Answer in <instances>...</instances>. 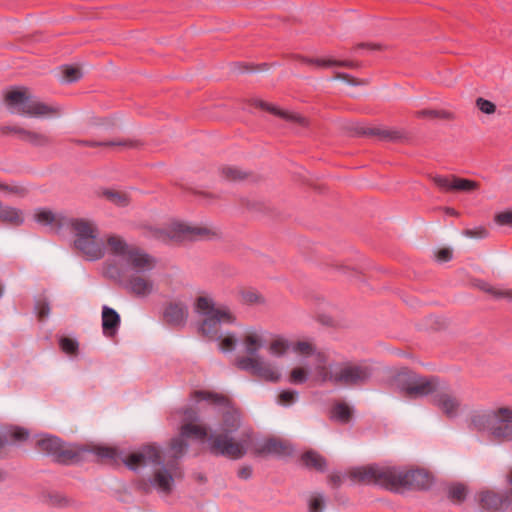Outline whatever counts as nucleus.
I'll return each instance as SVG.
<instances>
[{
    "label": "nucleus",
    "instance_id": "nucleus-1",
    "mask_svg": "<svg viewBox=\"0 0 512 512\" xmlns=\"http://www.w3.org/2000/svg\"><path fill=\"white\" fill-rule=\"evenodd\" d=\"M193 396L196 401H207L218 407L223 414L221 433L211 434L207 438L210 453L231 459L242 458L248 450L250 435L247 434L238 440L231 436L240 427V414L231 407L230 400L223 395L207 391H195Z\"/></svg>",
    "mask_w": 512,
    "mask_h": 512
},
{
    "label": "nucleus",
    "instance_id": "nucleus-2",
    "mask_svg": "<svg viewBox=\"0 0 512 512\" xmlns=\"http://www.w3.org/2000/svg\"><path fill=\"white\" fill-rule=\"evenodd\" d=\"M350 477L354 481L375 484L395 492L402 489H427L431 484L429 474L423 470L405 471L391 466L358 467L350 472Z\"/></svg>",
    "mask_w": 512,
    "mask_h": 512
},
{
    "label": "nucleus",
    "instance_id": "nucleus-3",
    "mask_svg": "<svg viewBox=\"0 0 512 512\" xmlns=\"http://www.w3.org/2000/svg\"><path fill=\"white\" fill-rule=\"evenodd\" d=\"M195 312L204 317L199 331L212 340L219 341V349L222 352H231L237 345V338L233 333L224 336L220 333V325L233 324L236 321L235 315L226 305H216L209 296H199L194 304Z\"/></svg>",
    "mask_w": 512,
    "mask_h": 512
},
{
    "label": "nucleus",
    "instance_id": "nucleus-4",
    "mask_svg": "<svg viewBox=\"0 0 512 512\" xmlns=\"http://www.w3.org/2000/svg\"><path fill=\"white\" fill-rule=\"evenodd\" d=\"M241 343L246 355L237 357L235 366L260 379L277 382L280 379L278 370L259 356V351L267 345V331L260 327H248L241 336Z\"/></svg>",
    "mask_w": 512,
    "mask_h": 512
},
{
    "label": "nucleus",
    "instance_id": "nucleus-5",
    "mask_svg": "<svg viewBox=\"0 0 512 512\" xmlns=\"http://www.w3.org/2000/svg\"><path fill=\"white\" fill-rule=\"evenodd\" d=\"M315 376L321 382H330L342 386H362L373 374V369L366 361L328 362L325 353L315 355Z\"/></svg>",
    "mask_w": 512,
    "mask_h": 512
},
{
    "label": "nucleus",
    "instance_id": "nucleus-6",
    "mask_svg": "<svg viewBox=\"0 0 512 512\" xmlns=\"http://www.w3.org/2000/svg\"><path fill=\"white\" fill-rule=\"evenodd\" d=\"M124 463L134 471L145 466L157 467L150 483L159 493L166 495L172 491L174 478L181 475L176 461H169L164 464L161 452L155 445L143 446L139 451L130 454L124 460Z\"/></svg>",
    "mask_w": 512,
    "mask_h": 512
},
{
    "label": "nucleus",
    "instance_id": "nucleus-7",
    "mask_svg": "<svg viewBox=\"0 0 512 512\" xmlns=\"http://www.w3.org/2000/svg\"><path fill=\"white\" fill-rule=\"evenodd\" d=\"M36 446L39 451L51 456L56 462L63 464H73L81 461L85 453H92L100 460L110 463H116L117 450L108 446H76L63 443L58 437L52 435H43L37 440Z\"/></svg>",
    "mask_w": 512,
    "mask_h": 512
},
{
    "label": "nucleus",
    "instance_id": "nucleus-8",
    "mask_svg": "<svg viewBox=\"0 0 512 512\" xmlns=\"http://www.w3.org/2000/svg\"><path fill=\"white\" fill-rule=\"evenodd\" d=\"M69 230L74 236L75 247L90 261L99 260L104 256L103 242L98 238V229L93 221L84 218L67 216L65 231Z\"/></svg>",
    "mask_w": 512,
    "mask_h": 512
},
{
    "label": "nucleus",
    "instance_id": "nucleus-9",
    "mask_svg": "<svg viewBox=\"0 0 512 512\" xmlns=\"http://www.w3.org/2000/svg\"><path fill=\"white\" fill-rule=\"evenodd\" d=\"M107 246L111 253L121 258L126 267L134 273L145 274L156 266V259L153 256L136 245L128 244L120 236L108 237Z\"/></svg>",
    "mask_w": 512,
    "mask_h": 512
},
{
    "label": "nucleus",
    "instance_id": "nucleus-10",
    "mask_svg": "<svg viewBox=\"0 0 512 512\" xmlns=\"http://www.w3.org/2000/svg\"><path fill=\"white\" fill-rule=\"evenodd\" d=\"M471 427L477 431H488L499 440L512 439V410L499 408L475 412L471 417Z\"/></svg>",
    "mask_w": 512,
    "mask_h": 512
},
{
    "label": "nucleus",
    "instance_id": "nucleus-11",
    "mask_svg": "<svg viewBox=\"0 0 512 512\" xmlns=\"http://www.w3.org/2000/svg\"><path fill=\"white\" fill-rule=\"evenodd\" d=\"M5 102L12 113L33 118L60 114L58 106L48 105L33 96L28 89L20 88L8 92Z\"/></svg>",
    "mask_w": 512,
    "mask_h": 512
},
{
    "label": "nucleus",
    "instance_id": "nucleus-12",
    "mask_svg": "<svg viewBox=\"0 0 512 512\" xmlns=\"http://www.w3.org/2000/svg\"><path fill=\"white\" fill-rule=\"evenodd\" d=\"M173 416L182 421L180 437L173 439L170 446L173 457L178 458L187 450L188 444L185 439L204 441L208 436V430L198 423L200 420L198 412L191 407L176 411Z\"/></svg>",
    "mask_w": 512,
    "mask_h": 512
},
{
    "label": "nucleus",
    "instance_id": "nucleus-13",
    "mask_svg": "<svg viewBox=\"0 0 512 512\" xmlns=\"http://www.w3.org/2000/svg\"><path fill=\"white\" fill-rule=\"evenodd\" d=\"M397 382L407 397L417 398L432 394L439 388L436 377H422L413 372L399 373Z\"/></svg>",
    "mask_w": 512,
    "mask_h": 512
},
{
    "label": "nucleus",
    "instance_id": "nucleus-14",
    "mask_svg": "<svg viewBox=\"0 0 512 512\" xmlns=\"http://www.w3.org/2000/svg\"><path fill=\"white\" fill-rule=\"evenodd\" d=\"M213 234L210 229L206 227L191 226L183 223H175L171 226L168 232L160 231L157 238L167 241H184V240H199L210 238Z\"/></svg>",
    "mask_w": 512,
    "mask_h": 512
},
{
    "label": "nucleus",
    "instance_id": "nucleus-15",
    "mask_svg": "<svg viewBox=\"0 0 512 512\" xmlns=\"http://www.w3.org/2000/svg\"><path fill=\"white\" fill-rule=\"evenodd\" d=\"M508 482L512 485V472L508 478ZM478 502L480 507L486 512H504L512 507V488L506 495L499 494L492 490H482L478 493Z\"/></svg>",
    "mask_w": 512,
    "mask_h": 512
},
{
    "label": "nucleus",
    "instance_id": "nucleus-16",
    "mask_svg": "<svg viewBox=\"0 0 512 512\" xmlns=\"http://www.w3.org/2000/svg\"><path fill=\"white\" fill-rule=\"evenodd\" d=\"M34 221L42 226L48 228L49 231L61 234L65 231V223H67V216L62 212H54L46 207H39L34 210Z\"/></svg>",
    "mask_w": 512,
    "mask_h": 512
},
{
    "label": "nucleus",
    "instance_id": "nucleus-17",
    "mask_svg": "<svg viewBox=\"0 0 512 512\" xmlns=\"http://www.w3.org/2000/svg\"><path fill=\"white\" fill-rule=\"evenodd\" d=\"M4 133H14L22 141H25L36 147H45L51 144V139L44 133L27 130L19 126H5Z\"/></svg>",
    "mask_w": 512,
    "mask_h": 512
},
{
    "label": "nucleus",
    "instance_id": "nucleus-18",
    "mask_svg": "<svg viewBox=\"0 0 512 512\" xmlns=\"http://www.w3.org/2000/svg\"><path fill=\"white\" fill-rule=\"evenodd\" d=\"M259 455H272L276 457H287L292 455L293 447L290 443L278 439L269 438L264 440L256 449Z\"/></svg>",
    "mask_w": 512,
    "mask_h": 512
},
{
    "label": "nucleus",
    "instance_id": "nucleus-19",
    "mask_svg": "<svg viewBox=\"0 0 512 512\" xmlns=\"http://www.w3.org/2000/svg\"><path fill=\"white\" fill-rule=\"evenodd\" d=\"M125 287L137 297H146L154 291V282L145 274L133 273L126 280Z\"/></svg>",
    "mask_w": 512,
    "mask_h": 512
},
{
    "label": "nucleus",
    "instance_id": "nucleus-20",
    "mask_svg": "<svg viewBox=\"0 0 512 512\" xmlns=\"http://www.w3.org/2000/svg\"><path fill=\"white\" fill-rule=\"evenodd\" d=\"M352 131L355 135L373 136L381 140L395 141L401 138L400 131L380 127H369L362 124H355L352 127Z\"/></svg>",
    "mask_w": 512,
    "mask_h": 512
},
{
    "label": "nucleus",
    "instance_id": "nucleus-21",
    "mask_svg": "<svg viewBox=\"0 0 512 512\" xmlns=\"http://www.w3.org/2000/svg\"><path fill=\"white\" fill-rule=\"evenodd\" d=\"M163 317L172 326H183L188 318V308L184 303L171 302L165 307Z\"/></svg>",
    "mask_w": 512,
    "mask_h": 512
},
{
    "label": "nucleus",
    "instance_id": "nucleus-22",
    "mask_svg": "<svg viewBox=\"0 0 512 512\" xmlns=\"http://www.w3.org/2000/svg\"><path fill=\"white\" fill-rule=\"evenodd\" d=\"M102 331L106 337H114L120 327V315L116 310L106 305L102 307Z\"/></svg>",
    "mask_w": 512,
    "mask_h": 512
},
{
    "label": "nucleus",
    "instance_id": "nucleus-23",
    "mask_svg": "<svg viewBox=\"0 0 512 512\" xmlns=\"http://www.w3.org/2000/svg\"><path fill=\"white\" fill-rule=\"evenodd\" d=\"M435 405L441 409L448 417H455L459 409V401L449 393H438L434 397Z\"/></svg>",
    "mask_w": 512,
    "mask_h": 512
},
{
    "label": "nucleus",
    "instance_id": "nucleus-24",
    "mask_svg": "<svg viewBox=\"0 0 512 512\" xmlns=\"http://www.w3.org/2000/svg\"><path fill=\"white\" fill-rule=\"evenodd\" d=\"M261 107L267 111H270L274 115H277L285 120L292 121V122H298L301 125H306V120L298 113L287 111V110H281L271 104L261 102Z\"/></svg>",
    "mask_w": 512,
    "mask_h": 512
},
{
    "label": "nucleus",
    "instance_id": "nucleus-25",
    "mask_svg": "<svg viewBox=\"0 0 512 512\" xmlns=\"http://www.w3.org/2000/svg\"><path fill=\"white\" fill-rule=\"evenodd\" d=\"M302 462L308 468L323 472L326 469V460L315 451H308L302 455Z\"/></svg>",
    "mask_w": 512,
    "mask_h": 512
},
{
    "label": "nucleus",
    "instance_id": "nucleus-26",
    "mask_svg": "<svg viewBox=\"0 0 512 512\" xmlns=\"http://www.w3.org/2000/svg\"><path fill=\"white\" fill-rule=\"evenodd\" d=\"M352 411L346 403H337L331 409L330 418L341 424H347L351 419Z\"/></svg>",
    "mask_w": 512,
    "mask_h": 512
},
{
    "label": "nucleus",
    "instance_id": "nucleus-27",
    "mask_svg": "<svg viewBox=\"0 0 512 512\" xmlns=\"http://www.w3.org/2000/svg\"><path fill=\"white\" fill-rule=\"evenodd\" d=\"M291 349V342L281 336H276L268 346L269 353L275 357L283 356Z\"/></svg>",
    "mask_w": 512,
    "mask_h": 512
},
{
    "label": "nucleus",
    "instance_id": "nucleus-28",
    "mask_svg": "<svg viewBox=\"0 0 512 512\" xmlns=\"http://www.w3.org/2000/svg\"><path fill=\"white\" fill-rule=\"evenodd\" d=\"M293 352L304 355V356H311L313 357V369L315 370L316 366V354H319L320 352L315 351L313 345L307 341H297V342H291V349Z\"/></svg>",
    "mask_w": 512,
    "mask_h": 512
},
{
    "label": "nucleus",
    "instance_id": "nucleus-29",
    "mask_svg": "<svg viewBox=\"0 0 512 512\" xmlns=\"http://www.w3.org/2000/svg\"><path fill=\"white\" fill-rule=\"evenodd\" d=\"M303 62L319 69L333 66H348V62L337 61L331 58H304Z\"/></svg>",
    "mask_w": 512,
    "mask_h": 512
},
{
    "label": "nucleus",
    "instance_id": "nucleus-30",
    "mask_svg": "<svg viewBox=\"0 0 512 512\" xmlns=\"http://www.w3.org/2000/svg\"><path fill=\"white\" fill-rule=\"evenodd\" d=\"M103 196L112 204L118 207H125L129 205L130 198L125 192L114 191V190H105L103 191Z\"/></svg>",
    "mask_w": 512,
    "mask_h": 512
},
{
    "label": "nucleus",
    "instance_id": "nucleus-31",
    "mask_svg": "<svg viewBox=\"0 0 512 512\" xmlns=\"http://www.w3.org/2000/svg\"><path fill=\"white\" fill-rule=\"evenodd\" d=\"M60 71L62 74V81L66 83L76 82L82 77V72L78 67L64 65L60 68Z\"/></svg>",
    "mask_w": 512,
    "mask_h": 512
},
{
    "label": "nucleus",
    "instance_id": "nucleus-32",
    "mask_svg": "<svg viewBox=\"0 0 512 512\" xmlns=\"http://www.w3.org/2000/svg\"><path fill=\"white\" fill-rule=\"evenodd\" d=\"M478 188V183L469 179L454 176L453 191H472Z\"/></svg>",
    "mask_w": 512,
    "mask_h": 512
},
{
    "label": "nucleus",
    "instance_id": "nucleus-33",
    "mask_svg": "<svg viewBox=\"0 0 512 512\" xmlns=\"http://www.w3.org/2000/svg\"><path fill=\"white\" fill-rule=\"evenodd\" d=\"M432 181L441 191H453L454 176L436 175Z\"/></svg>",
    "mask_w": 512,
    "mask_h": 512
},
{
    "label": "nucleus",
    "instance_id": "nucleus-34",
    "mask_svg": "<svg viewBox=\"0 0 512 512\" xmlns=\"http://www.w3.org/2000/svg\"><path fill=\"white\" fill-rule=\"evenodd\" d=\"M419 118H442V119H450L452 118V114L445 110H431L424 109L420 110L416 113Z\"/></svg>",
    "mask_w": 512,
    "mask_h": 512
},
{
    "label": "nucleus",
    "instance_id": "nucleus-35",
    "mask_svg": "<svg viewBox=\"0 0 512 512\" xmlns=\"http://www.w3.org/2000/svg\"><path fill=\"white\" fill-rule=\"evenodd\" d=\"M309 371L303 367H296L292 369L289 381L292 384H303L308 380Z\"/></svg>",
    "mask_w": 512,
    "mask_h": 512
},
{
    "label": "nucleus",
    "instance_id": "nucleus-36",
    "mask_svg": "<svg viewBox=\"0 0 512 512\" xmlns=\"http://www.w3.org/2000/svg\"><path fill=\"white\" fill-rule=\"evenodd\" d=\"M221 173L225 179L231 181L242 180L247 176L245 172L231 166L223 167Z\"/></svg>",
    "mask_w": 512,
    "mask_h": 512
},
{
    "label": "nucleus",
    "instance_id": "nucleus-37",
    "mask_svg": "<svg viewBox=\"0 0 512 512\" xmlns=\"http://www.w3.org/2000/svg\"><path fill=\"white\" fill-rule=\"evenodd\" d=\"M325 506V499L323 494H312L308 501L309 512H322Z\"/></svg>",
    "mask_w": 512,
    "mask_h": 512
},
{
    "label": "nucleus",
    "instance_id": "nucleus-38",
    "mask_svg": "<svg viewBox=\"0 0 512 512\" xmlns=\"http://www.w3.org/2000/svg\"><path fill=\"white\" fill-rule=\"evenodd\" d=\"M61 350L66 354H74L78 351V342L68 337H62L59 340Z\"/></svg>",
    "mask_w": 512,
    "mask_h": 512
},
{
    "label": "nucleus",
    "instance_id": "nucleus-39",
    "mask_svg": "<svg viewBox=\"0 0 512 512\" xmlns=\"http://www.w3.org/2000/svg\"><path fill=\"white\" fill-rule=\"evenodd\" d=\"M448 496L452 501L461 502L465 499L466 488L462 484H456L449 488Z\"/></svg>",
    "mask_w": 512,
    "mask_h": 512
},
{
    "label": "nucleus",
    "instance_id": "nucleus-40",
    "mask_svg": "<svg viewBox=\"0 0 512 512\" xmlns=\"http://www.w3.org/2000/svg\"><path fill=\"white\" fill-rule=\"evenodd\" d=\"M476 106L481 112L485 114H492L496 110V106L494 103L481 97L477 98Z\"/></svg>",
    "mask_w": 512,
    "mask_h": 512
},
{
    "label": "nucleus",
    "instance_id": "nucleus-41",
    "mask_svg": "<svg viewBox=\"0 0 512 512\" xmlns=\"http://www.w3.org/2000/svg\"><path fill=\"white\" fill-rule=\"evenodd\" d=\"M494 298L501 299L507 298L512 300V290L511 289H497V288H489L487 290Z\"/></svg>",
    "mask_w": 512,
    "mask_h": 512
},
{
    "label": "nucleus",
    "instance_id": "nucleus-42",
    "mask_svg": "<svg viewBox=\"0 0 512 512\" xmlns=\"http://www.w3.org/2000/svg\"><path fill=\"white\" fill-rule=\"evenodd\" d=\"M297 393L291 390L282 391L279 395V403L283 405H290L294 403Z\"/></svg>",
    "mask_w": 512,
    "mask_h": 512
},
{
    "label": "nucleus",
    "instance_id": "nucleus-43",
    "mask_svg": "<svg viewBox=\"0 0 512 512\" xmlns=\"http://www.w3.org/2000/svg\"><path fill=\"white\" fill-rule=\"evenodd\" d=\"M464 235L471 238H486L488 236L487 229L483 227H477L474 229H467L464 231Z\"/></svg>",
    "mask_w": 512,
    "mask_h": 512
},
{
    "label": "nucleus",
    "instance_id": "nucleus-44",
    "mask_svg": "<svg viewBox=\"0 0 512 512\" xmlns=\"http://www.w3.org/2000/svg\"><path fill=\"white\" fill-rule=\"evenodd\" d=\"M495 222L501 226H512V211L497 214L495 216Z\"/></svg>",
    "mask_w": 512,
    "mask_h": 512
},
{
    "label": "nucleus",
    "instance_id": "nucleus-45",
    "mask_svg": "<svg viewBox=\"0 0 512 512\" xmlns=\"http://www.w3.org/2000/svg\"><path fill=\"white\" fill-rule=\"evenodd\" d=\"M29 437V432L23 428H15L13 429V431L11 432V438L15 441V442H21V441H24L26 440L27 438Z\"/></svg>",
    "mask_w": 512,
    "mask_h": 512
},
{
    "label": "nucleus",
    "instance_id": "nucleus-46",
    "mask_svg": "<svg viewBox=\"0 0 512 512\" xmlns=\"http://www.w3.org/2000/svg\"><path fill=\"white\" fill-rule=\"evenodd\" d=\"M241 298L242 301L247 304L257 303L260 299L255 291H244L241 293Z\"/></svg>",
    "mask_w": 512,
    "mask_h": 512
},
{
    "label": "nucleus",
    "instance_id": "nucleus-47",
    "mask_svg": "<svg viewBox=\"0 0 512 512\" xmlns=\"http://www.w3.org/2000/svg\"><path fill=\"white\" fill-rule=\"evenodd\" d=\"M35 309L37 310V314L40 319L47 317L50 313V306L46 302H38Z\"/></svg>",
    "mask_w": 512,
    "mask_h": 512
},
{
    "label": "nucleus",
    "instance_id": "nucleus-48",
    "mask_svg": "<svg viewBox=\"0 0 512 512\" xmlns=\"http://www.w3.org/2000/svg\"><path fill=\"white\" fill-rule=\"evenodd\" d=\"M451 259H452V252L447 248L440 249L436 253V260L438 262H448Z\"/></svg>",
    "mask_w": 512,
    "mask_h": 512
},
{
    "label": "nucleus",
    "instance_id": "nucleus-49",
    "mask_svg": "<svg viewBox=\"0 0 512 512\" xmlns=\"http://www.w3.org/2000/svg\"><path fill=\"white\" fill-rule=\"evenodd\" d=\"M49 501L53 506H66L68 504V500L59 494L50 496Z\"/></svg>",
    "mask_w": 512,
    "mask_h": 512
},
{
    "label": "nucleus",
    "instance_id": "nucleus-50",
    "mask_svg": "<svg viewBox=\"0 0 512 512\" xmlns=\"http://www.w3.org/2000/svg\"><path fill=\"white\" fill-rule=\"evenodd\" d=\"M237 475L241 479H249L252 476V468L249 466L242 467L238 470Z\"/></svg>",
    "mask_w": 512,
    "mask_h": 512
},
{
    "label": "nucleus",
    "instance_id": "nucleus-51",
    "mask_svg": "<svg viewBox=\"0 0 512 512\" xmlns=\"http://www.w3.org/2000/svg\"><path fill=\"white\" fill-rule=\"evenodd\" d=\"M329 481L335 485L338 486L341 483V475L340 474H331L329 476Z\"/></svg>",
    "mask_w": 512,
    "mask_h": 512
},
{
    "label": "nucleus",
    "instance_id": "nucleus-52",
    "mask_svg": "<svg viewBox=\"0 0 512 512\" xmlns=\"http://www.w3.org/2000/svg\"><path fill=\"white\" fill-rule=\"evenodd\" d=\"M77 143H78V144H81V145H86V146H98V145H102V143H96V142H91V141H78Z\"/></svg>",
    "mask_w": 512,
    "mask_h": 512
},
{
    "label": "nucleus",
    "instance_id": "nucleus-53",
    "mask_svg": "<svg viewBox=\"0 0 512 512\" xmlns=\"http://www.w3.org/2000/svg\"><path fill=\"white\" fill-rule=\"evenodd\" d=\"M0 189L7 190V191H10V192H14V193L18 192L17 188H10L7 185H4L2 183H0Z\"/></svg>",
    "mask_w": 512,
    "mask_h": 512
},
{
    "label": "nucleus",
    "instance_id": "nucleus-54",
    "mask_svg": "<svg viewBox=\"0 0 512 512\" xmlns=\"http://www.w3.org/2000/svg\"><path fill=\"white\" fill-rule=\"evenodd\" d=\"M108 145H123V146H132V142H119V143H107Z\"/></svg>",
    "mask_w": 512,
    "mask_h": 512
},
{
    "label": "nucleus",
    "instance_id": "nucleus-55",
    "mask_svg": "<svg viewBox=\"0 0 512 512\" xmlns=\"http://www.w3.org/2000/svg\"><path fill=\"white\" fill-rule=\"evenodd\" d=\"M5 445V441L0 437V449Z\"/></svg>",
    "mask_w": 512,
    "mask_h": 512
}]
</instances>
